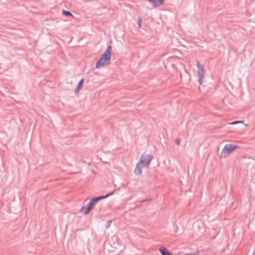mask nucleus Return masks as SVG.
Instances as JSON below:
<instances>
[{
    "mask_svg": "<svg viewBox=\"0 0 255 255\" xmlns=\"http://www.w3.org/2000/svg\"><path fill=\"white\" fill-rule=\"evenodd\" d=\"M112 47L109 45L106 51L101 55L99 59L97 61L95 68H100L109 64L111 62Z\"/></svg>",
    "mask_w": 255,
    "mask_h": 255,
    "instance_id": "obj_1",
    "label": "nucleus"
},
{
    "mask_svg": "<svg viewBox=\"0 0 255 255\" xmlns=\"http://www.w3.org/2000/svg\"><path fill=\"white\" fill-rule=\"evenodd\" d=\"M239 148V146L237 144L232 143L226 144L223 147L221 153V157L226 158L231 154L234 150Z\"/></svg>",
    "mask_w": 255,
    "mask_h": 255,
    "instance_id": "obj_2",
    "label": "nucleus"
},
{
    "mask_svg": "<svg viewBox=\"0 0 255 255\" xmlns=\"http://www.w3.org/2000/svg\"><path fill=\"white\" fill-rule=\"evenodd\" d=\"M97 201L95 197L92 198L90 201L87 203L86 206H83L80 212L84 215H87L89 213L90 211L94 207L97 203Z\"/></svg>",
    "mask_w": 255,
    "mask_h": 255,
    "instance_id": "obj_3",
    "label": "nucleus"
},
{
    "mask_svg": "<svg viewBox=\"0 0 255 255\" xmlns=\"http://www.w3.org/2000/svg\"><path fill=\"white\" fill-rule=\"evenodd\" d=\"M196 66L198 68V81L199 85H201L204 78L205 70L202 64H201L198 60L196 61Z\"/></svg>",
    "mask_w": 255,
    "mask_h": 255,
    "instance_id": "obj_4",
    "label": "nucleus"
},
{
    "mask_svg": "<svg viewBox=\"0 0 255 255\" xmlns=\"http://www.w3.org/2000/svg\"><path fill=\"white\" fill-rule=\"evenodd\" d=\"M152 158L153 156L151 154H142L139 158V163L148 167Z\"/></svg>",
    "mask_w": 255,
    "mask_h": 255,
    "instance_id": "obj_5",
    "label": "nucleus"
},
{
    "mask_svg": "<svg viewBox=\"0 0 255 255\" xmlns=\"http://www.w3.org/2000/svg\"><path fill=\"white\" fill-rule=\"evenodd\" d=\"M144 166V165H142L141 163H139V161H138L136 164V166L134 170V173L137 175H140L142 173L141 168Z\"/></svg>",
    "mask_w": 255,
    "mask_h": 255,
    "instance_id": "obj_6",
    "label": "nucleus"
},
{
    "mask_svg": "<svg viewBox=\"0 0 255 255\" xmlns=\"http://www.w3.org/2000/svg\"><path fill=\"white\" fill-rule=\"evenodd\" d=\"M159 252L161 255H172L171 253L164 247H160Z\"/></svg>",
    "mask_w": 255,
    "mask_h": 255,
    "instance_id": "obj_7",
    "label": "nucleus"
},
{
    "mask_svg": "<svg viewBox=\"0 0 255 255\" xmlns=\"http://www.w3.org/2000/svg\"><path fill=\"white\" fill-rule=\"evenodd\" d=\"M62 13L63 15L66 16L67 17H74L73 15L70 11L62 10Z\"/></svg>",
    "mask_w": 255,
    "mask_h": 255,
    "instance_id": "obj_8",
    "label": "nucleus"
},
{
    "mask_svg": "<svg viewBox=\"0 0 255 255\" xmlns=\"http://www.w3.org/2000/svg\"><path fill=\"white\" fill-rule=\"evenodd\" d=\"M165 0H155V4H153V7H156L158 6L162 5V4H163Z\"/></svg>",
    "mask_w": 255,
    "mask_h": 255,
    "instance_id": "obj_9",
    "label": "nucleus"
},
{
    "mask_svg": "<svg viewBox=\"0 0 255 255\" xmlns=\"http://www.w3.org/2000/svg\"><path fill=\"white\" fill-rule=\"evenodd\" d=\"M84 82V79H81L78 84L77 87H78V88H80V89H82L83 87Z\"/></svg>",
    "mask_w": 255,
    "mask_h": 255,
    "instance_id": "obj_10",
    "label": "nucleus"
},
{
    "mask_svg": "<svg viewBox=\"0 0 255 255\" xmlns=\"http://www.w3.org/2000/svg\"><path fill=\"white\" fill-rule=\"evenodd\" d=\"M95 197L96 199L97 202H99V201H100L102 199H104L107 198L106 196V195H101V196H95Z\"/></svg>",
    "mask_w": 255,
    "mask_h": 255,
    "instance_id": "obj_11",
    "label": "nucleus"
},
{
    "mask_svg": "<svg viewBox=\"0 0 255 255\" xmlns=\"http://www.w3.org/2000/svg\"><path fill=\"white\" fill-rule=\"evenodd\" d=\"M151 200H152L151 198H146V199H143L142 200H141L140 201V203H149Z\"/></svg>",
    "mask_w": 255,
    "mask_h": 255,
    "instance_id": "obj_12",
    "label": "nucleus"
},
{
    "mask_svg": "<svg viewBox=\"0 0 255 255\" xmlns=\"http://www.w3.org/2000/svg\"><path fill=\"white\" fill-rule=\"evenodd\" d=\"M184 255H199V252L196 251L192 253H186Z\"/></svg>",
    "mask_w": 255,
    "mask_h": 255,
    "instance_id": "obj_13",
    "label": "nucleus"
},
{
    "mask_svg": "<svg viewBox=\"0 0 255 255\" xmlns=\"http://www.w3.org/2000/svg\"><path fill=\"white\" fill-rule=\"evenodd\" d=\"M112 222V220H108L107 222V223H106V224L105 225V228L106 229H108L110 227Z\"/></svg>",
    "mask_w": 255,
    "mask_h": 255,
    "instance_id": "obj_14",
    "label": "nucleus"
},
{
    "mask_svg": "<svg viewBox=\"0 0 255 255\" xmlns=\"http://www.w3.org/2000/svg\"><path fill=\"white\" fill-rule=\"evenodd\" d=\"M141 23H142V19L140 17L138 16L137 17V24H138V27H141Z\"/></svg>",
    "mask_w": 255,
    "mask_h": 255,
    "instance_id": "obj_15",
    "label": "nucleus"
},
{
    "mask_svg": "<svg viewBox=\"0 0 255 255\" xmlns=\"http://www.w3.org/2000/svg\"><path fill=\"white\" fill-rule=\"evenodd\" d=\"M244 122V121H234L231 123H230V125H235L238 123H243Z\"/></svg>",
    "mask_w": 255,
    "mask_h": 255,
    "instance_id": "obj_16",
    "label": "nucleus"
},
{
    "mask_svg": "<svg viewBox=\"0 0 255 255\" xmlns=\"http://www.w3.org/2000/svg\"><path fill=\"white\" fill-rule=\"evenodd\" d=\"M116 190V189L111 191V192H110L109 193H108L107 194H106V196L107 197H108L109 196H111V195H112L113 194H114L115 191Z\"/></svg>",
    "mask_w": 255,
    "mask_h": 255,
    "instance_id": "obj_17",
    "label": "nucleus"
},
{
    "mask_svg": "<svg viewBox=\"0 0 255 255\" xmlns=\"http://www.w3.org/2000/svg\"><path fill=\"white\" fill-rule=\"evenodd\" d=\"M175 143L177 145H179L180 143V139L179 138H176L175 139Z\"/></svg>",
    "mask_w": 255,
    "mask_h": 255,
    "instance_id": "obj_18",
    "label": "nucleus"
},
{
    "mask_svg": "<svg viewBox=\"0 0 255 255\" xmlns=\"http://www.w3.org/2000/svg\"><path fill=\"white\" fill-rule=\"evenodd\" d=\"M150 3H151L153 6V4H155V0H147Z\"/></svg>",
    "mask_w": 255,
    "mask_h": 255,
    "instance_id": "obj_19",
    "label": "nucleus"
},
{
    "mask_svg": "<svg viewBox=\"0 0 255 255\" xmlns=\"http://www.w3.org/2000/svg\"><path fill=\"white\" fill-rule=\"evenodd\" d=\"M150 3H151L153 6V4H155V0H147Z\"/></svg>",
    "mask_w": 255,
    "mask_h": 255,
    "instance_id": "obj_20",
    "label": "nucleus"
},
{
    "mask_svg": "<svg viewBox=\"0 0 255 255\" xmlns=\"http://www.w3.org/2000/svg\"><path fill=\"white\" fill-rule=\"evenodd\" d=\"M81 89L80 88H78V87H77V88L75 89L74 92L75 94L78 93Z\"/></svg>",
    "mask_w": 255,
    "mask_h": 255,
    "instance_id": "obj_21",
    "label": "nucleus"
}]
</instances>
